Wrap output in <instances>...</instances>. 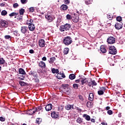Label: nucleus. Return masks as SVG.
I'll use <instances>...</instances> for the list:
<instances>
[{
    "label": "nucleus",
    "mask_w": 125,
    "mask_h": 125,
    "mask_svg": "<svg viewBox=\"0 0 125 125\" xmlns=\"http://www.w3.org/2000/svg\"><path fill=\"white\" fill-rule=\"evenodd\" d=\"M73 42V39L70 36H67L63 39V43L65 45H69Z\"/></svg>",
    "instance_id": "obj_1"
},
{
    "label": "nucleus",
    "mask_w": 125,
    "mask_h": 125,
    "mask_svg": "<svg viewBox=\"0 0 125 125\" xmlns=\"http://www.w3.org/2000/svg\"><path fill=\"white\" fill-rule=\"evenodd\" d=\"M71 28V24L66 23L64 25H62L60 26V31L61 32H65V31H68V30H70Z\"/></svg>",
    "instance_id": "obj_2"
},
{
    "label": "nucleus",
    "mask_w": 125,
    "mask_h": 125,
    "mask_svg": "<svg viewBox=\"0 0 125 125\" xmlns=\"http://www.w3.org/2000/svg\"><path fill=\"white\" fill-rule=\"evenodd\" d=\"M45 18L47 19L48 22H52L53 20L55 19V17L53 16V15L47 14L45 15Z\"/></svg>",
    "instance_id": "obj_3"
},
{
    "label": "nucleus",
    "mask_w": 125,
    "mask_h": 125,
    "mask_svg": "<svg viewBox=\"0 0 125 125\" xmlns=\"http://www.w3.org/2000/svg\"><path fill=\"white\" fill-rule=\"evenodd\" d=\"M109 53L110 54L115 55L117 53V49L114 46H109Z\"/></svg>",
    "instance_id": "obj_4"
},
{
    "label": "nucleus",
    "mask_w": 125,
    "mask_h": 125,
    "mask_svg": "<svg viewBox=\"0 0 125 125\" xmlns=\"http://www.w3.org/2000/svg\"><path fill=\"white\" fill-rule=\"evenodd\" d=\"M107 42L108 43H109V44H113L116 42V38L114 37H109L107 39Z\"/></svg>",
    "instance_id": "obj_5"
},
{
    "label": "nucleus",
    "mask_w": 125,
    "mask_h": 125,
    "mask_svg": "<svg viewBox=\"0 0 125 125\" xmlns=\"http://www.w3.org/2000/svg\"><path fill=\"white\" fill-rule=\"evenodd\" d=\"M0 24L3 28H7V27H8V22L5 20L0 21Z\"/></svg>",
    "instance_id": "obj_6"
},
{
    "label": "nucleus",
    "mask_w": 125,
    "mask_h": 125,
    "mask_svg": "<svg viewBox=\"0 0 125 125\" xmlns=\"http://www.w3.org/2000/svg\"><path fill=\"white\" fill-rule=\"evenodd\" d=\"M39 44L40 47H44V46L45 45V42L44 41V40H40L39 42Z\"/></svg>",
    "instance_id": "obj_7"
},
{
    "label": "nucleus",
    "mask_w": 125,
    "mask_h": 125,
    "mask_svg": "<svg viewBox=\"0 0 125 125\" xmlns=\"http://www.w3.org/2000/svg\"><path fill=\"white\" fill-rule=\"evenodd\" d=\"M36 28V26H35V24L34 23H29L28 25V29L29 31H34Z\"/></svg>",
    "instance_id": "obj_8"
},
{
    "label": "nucleus",
    "mask_w": 125,
    "mask_h": 125,
    "mask_svg": "<svg viewBox=\"0 0 125 125\" xmlns=\"http://www.w3.org/2000/svg\"><path fill=\"white\" fill-rule=\"evenodd\" d=\"M123 25H124L123 23H116L115 25V27L117 30H121V29L123 28Z\"/></svg>",
    "instance_id": "obj_9"
},
{
    "label": "nucleus",
    "mask_w": 125,
    "mask_h": 125,
    "mask_svg": "<svg viewBox=\"0 0 125 125\" xmlns=\"http://www.w3.org/2000/svg\"><path fill=\"white\" fill-rule=\"evenodd\" d=\"M21 31L22 34H26L28 32V27L22 26Z\"/></svg>",
    "instance_id": "obj_10"
},
{
    "label": "nucleus",
    "mask_w": 125,
    "mask_h": 125,
    "mask_svg": "<svg viewBox=\"0 0 125 125\" xmlns=\"http://www.w3.org/2000/svg\"><path fill=\"white\" fill-rule=\"evenodd\" d=\"M81 82L82 83V84L83 85L85 83H88V81H87V79L84 77H82L81 78Z\"/></svg>",
    "instance_id": "obj_11"
},
{
    "label": "nucleus",
    "mask_w": 125,
    "mask_h": 125,
    "mask_svg": "<svg viewBox=\"0 0 125 125\" xmlns=\"http://www.w3.org/2000/svg\"><path fill=\"white\" fill-rule=\"evenodd\" d=\"M65 77H66V76H65V74L64 73L61 74V72H60V73L58 74L57 75V78L59 80H61L62 78H64Z\"/></svg>",
    "instance_id": "obj_12"
},
{
    "label": "nucleus",
    "mask_w": 125,
    "mask_h": 125,
    "mask_svg": "<svg viewBox=\"0 0 125 125\" xmlns=\"http://www.w3.org/2000/svg\"><path fill=\"white\" fill-rule=\"evenodd\" d=\"M45 108L46 111L48 112V111H50V110L52 109V104H49L46 105Z\"/></svg>",
    "instance_id": "obj_13"
},
{
    "label": "nucleus",
    "mask_w": 125,
    "mask_h": 125,
    "mask_svg": "<svg viewBox=\"0 0 125 125\" xmlns=\"http://www.w3.org/2000/svg\"><path fill=\"white\" fill-rule=\"evenodd\" d=\"M88 86H93V85H97V83L95 82V81L93 80L88 83Z\"/></svg>",
    "instance_id": "obj_14"
},
{
    "label": "nucleus",
    "mask_w": 125,
    "mask_h": 125,
    "mask_svg": "<svg viewBox=\"0 0 125 125\" xmlns=\"http://www.w3.org/2000/svg\"><path fill=\"white\" fill-rule=\"evenodd\" d=\"M39 65V67H41L42 69H44V68H45V63L42 61L40 62Z\"/></svg>",
    "instance_id": "obj_15"
},
{
    "label": "nucleus",
    "mask_w": 125,
    "mask_h": 125,
    "mask_svg": "<svg viewBox=\"0 0 125 125\" xmlns=\"http://www.w3.org/2000/svg\"><path fill=\"white\" fill-rule=\"evenodd\" d=\"M60 8L63 11H65V10H66L68 9V6H67V5L62 4Z\"/></svg>",
    "instance_id": "obj_16"
},
{
    "label": "nucleus",
    "mask_w": 125,
    "mask_h": 125,
    "mask_svg": "<svg viewBox=\"0 0 125 125\" xmlns=\"http://www.w3.org/2000/svg\"><path fill=\"white\" fill-rule=\"evenodd\" d=\"M19 74H21V75H25L26 72H25V70L23 69V68H20L19 70Z\"/></svg>",
    "instance_id": "obj_17"
},
{
    "label": "nucleus",
    "mask_w": 125,
    "mask_h": 125,
    "mask_svg": "<svg viewBox=\"0 0 125 125\" xmlns=\"http://www.w3.org/2000/svg\"><path fill=\"white\" fill-rule=\"evenodd\" d=\"M34 110H35V112H39V111H41V112H42V111H43V110L42 109V106H38L34 108Z\"/></svg>",
    "instance_id": "obj_18"
},
{
    "label": "nucleus",
    "mask_w": 125,
    "mask_h": 125,
    "mask_svg": "<svg viewBox=\"0 0 125 125\" xmlns=\"http://www.w3.org/2000/svg\"><path fill=\"white\" fill-rule=\"evenodd\" d=\"M55 60H56V58H55V57H53L50 58L49 60V62L50 63V64H52L54 62V61H55Z\"/></svg>",
    "instance_id": "obj_19"
},
{
    "label": "nucleus",
    "mask_w": 125,
    "mask_h": 125,
    "mask_svg": "<svg viewBox=\"0 0 125 125\" xmlns=\"http://www.w3.org/2000/svg\"><path fill=\"white\" fill-rule=\"evenodd\" d=\"M83 118H85L86 121H90V116L87 115V114H83Z\"/></svg>",
    "instance_id": "obj_20"
},
{
    "label": "nucleus",
    "mask_w": 125,
    "mask_h": 125,
    "mask_svg": "<svg viewBox=\"0 0 125 125\" xmlns=\"http://www.w3.org/2000/svg\"><path fill=\"white\" fill-rule=\"evenodd\" d=\"M93 93H90L89 95V100L90 101H93V98H94Z\"/></svg>",
    "instance_id": "obj_21"
},
{
    "label": "nucleus",
    "mask_w": 125,
    "mask_h": 125,
    "mask_svg": "<svg viewBox=\"0 0 125 125\" xmlns=\"http://www.w3.org/2000/svg\"><path fill=\"white\" fill-rule=\"evenodd\" d=\"M51 117L54 118V119H56V118H58L59 116L56 113L53 112L51 113Z\"/></svg>",
    "instance_id": "obj_22"
},
{
    "label": "nucleus",
    "mask_w": 125,
    "mask_h": 125,
    "mask_svg": "<svg viewBox=\"0 0 125 125\" xmlns=\"http://www.w3.org/2000/svg\"><path fill=\"white\" fill-rule=\"evenodd\" d=\"M72 108H74V105H71L70 104H67L65 106V109L66 110H71Z\"/></svg>",
    "instance_id": "obj_23"
},
{
    "label": "nucleus",
    "mask_w": 125,
    "mask_h": 125,
    "mask_svg": "<svg viewBox=\"0 0 125 125\" xmlns=\"http://www.w3.org/2000/svg\"><path fill=\"white\" fill-rule=\"evenodd\" d=\"M101 51L103 53H106V52L107 51V50H106V49L105 48V47H104V46H101Z\"/></svg>",
    "instance_id": "obj_24"
},
{
    "label": "nucleus",
    "mask_w": 125,
    "mask_h": 125,
    "mask_svg": "<svg viewBox=\"0 0 125 125\" xmlns=\"http://www.w3.org/2000/svg\"><path fill=\"white\" fill-rule=\"evenodd\" d=\"M76 122L80 125L81 124H83V118H81V117H78L76 120Z\"/></svg>",
    "instance_id": "obj_25"
},
{
    "label": "nucleus",
    "mask_w": 125,
    "mask_h": 125,
    "mask_svg": "<svg viewBox=\"0 0 125 125\" xmlns=\"http://www.w3.org/2000/svg\"><path fill=\"white\" fill-rule=\"evenodd\" d=\"M39 78L38 76L33 79V80H34L35 83H40V79Z\"/></svg>",
    "instance_id": "obj_26"
},
{
    "label": "nucleus",
    "mask_w": 125,
    "mask_h": 125,
    "mask_svg": "<svg viewBox=\"0 0 125 125\" xmlns=\"http://www.w3.org/2000/svg\"><path fill=\"white\" fill-rule=\"evenodd\" d=\"M18 15V13L16 12H13L10 14L9 15V16H10V17H13V16H15V18H16V16H17Z\"/></svg>",
    "instance_id": "obj_27"
},
{
    "label": "nucleus",
    "mask_w": 125,
    "mask_h": 125,
    "mask_svg": "<svg viewBox=\"0 0 125 125\" xmlns=\"http://www.w3.org/2000/svg\"><path fill=\"white\" fill-rule=\"evenodd\" d=\"M52 73L53 74H58L59 73V70L58 69L53 68L52 69Z\"/></svg>",
    "instance_id": "obj_28"
},
{
    "label": "nucleus",
    "mask_w": 125,
    "mask_h": 125,
    "mask_svg": "<svg viewBox=\"0 0 125 125\" xmlns=\"http://www.w3.org/2000/svg\"><path fill=\"white\" fill-rule=\"evenodd\" d=\"M69 78L70 80H75L76 79V76L74 74H71L69 76Z\"/></svg>",
    "instance_id": "obj_29"
},
{
    "label": "nucleus",
    "mask_w": 125,
    "mask_h": 125,
    "mask_svg": "<svg viewBox=\"0 0 125 125\" xmlns=\"http://www.w3.org/2000/svg\"><path fill=\"white\" fill-rule=\"evenodd\" d=\"M1 15H2V16H5L7 15V11L5 10H2L1 12Z\"/></svg>",
    "instance_id": "obj_30"
},
{
    "label": "nucleus",
    "mask_w": 125,
    "mask_h": 125,
    "mask_svg": "<svg viewBox=\"0 0 125 125\" xmlns=\"http://www.w3.org/2000/svg\"><path fill=\"white\" fill-rule=\"evenodd\" d=\"M19 83L21 86H25L27 83L23 81H20Z\"/></svg>",
    "instance_id": "obj_31"
},
{
    "label": "nucleus",
    "mask_w": 125,
    "mask_h": 125,
    "mask_svg": "<svg viewBox=\"0 0 125 125\" xmlns=\"http://www.w3.org/2000/svg\"><path fill=\"white\" fill-rule=\"evenodd\" d=\"M85 4H87L88 5V4H90L91 3H92V0H86L85 1Z\"/></svg>",
    "instance_id": "obj_32"
},
{
    "label": "nucleus",
    "mask_w": 125,
    "mask_h": 125,
    "mask_svg": "<svg viewBox=\"0 0 125 125\" xmlns=\"http://www.w3.org/2000/svg\"><path fill=\"white\" fill-rule=\"evenodd\" d=\"M63 53L64 54H68V53H69V48H64Z\"/></svg>",
    "instance_id": "obj_33"
},
{
    "label": "nucleus",
    "mask_w": 125,
    "mask_h": 125,
    "mask_svg": "<svg viewBox=\"0 0 125 125\" xmlns=\"http://www.w3.org/2000/svg\"><path fill=\"white\" fill-rule=\"evenodd\" d=\"M64 89H65V91L66 92V93H67L68 94H70V93L71 92V90L70 89V88L65 87V88H64Z\"/></svg>",
    "instance_id": "obj_34"
},
{
    "label": "nucleus",
    "mask_w": 125,
    "mask_h": 125,
    "mask_svg": "<svg viewBox=\"0 0 125 125\" xmlns=\"http://www.w3.org/2000/svg\"><path fill=\"white\" fill-rule=\"evenodd\" d=\"M24 12H25V9L21 8L20 10V15H23Z\"/></svg>",
    "instance_id": "obj_35"
},
{
    "label": "nucleus",
    "mask_w": 125,
    "mask_h": 125,
    "mask_svg": "<svg viewBox=\"0 0 125 125\" xmlns=\"http://www.w3.org/2000/svg\"><path fill=\"white\" fill-rule=\"evenodd\" d=\"M79 18L78 17H76L74 19H73V22L74 23H78L79 22Z\"/></svg>",
    "instance_id": "obj_36"
},
{
    "label": "nucleus",
    "mask_w": 125,
    "mask_h": 125,
    "mask_svg": "<svg viewBox=\"0 0 125 125\" xmlns=\"http://www.w3.org/2000/svg\"><path fill=\"white\" fill-rule=\"evenodd\" d=\"M41 123H42V119L41 118H37L36 124H38V125H40V124Z\"/></svg>",
    "instance_id": "obj_37"
},
{
    "label": "nucleus",
    "mask_w": 125,
    "mask_h": 125,
    "mask_svg": "<svg viewBox=\"0 0 125 125\" xmlns=\"http://www.w3.org/2000/svg\"><path fill=\"white\" fill-rule=\"evenodd\" d=\"M5 40H9V41H11V36L10 35H6L4 36Z\"/></svg>",
    "instance_id": "obj_38"
},
{
    "label": "nucleus",
    "mask_w": 125,
    "mask_h": 125,
    "mask_svg": "<svg viewBox=\"0 0 125 125\" xmlns=\"http://www.w3.org/2000/svg\"><path fill=\"white\" fill-rule=\"evenodd\" d=\"M79 85L77 83H74L73 84V86L75 89H78L79 88Z\"/></svg>",
    "instance_id": "obj_39"
},
{
    "label": "nucleus",
    "mask_w": 125,
    "mask_h": 125,
    "mask_svg": "<svg viewBox=\"0 0 125 125\" xmlns=\"http://www.w3.org/2000/svg\"><path fill=\"white\" fill-rule=\"evenodd\" d=\"M66 18L67 20H71V19H72V16L70 14H67L66 16Z\"/></svg>",
    "instance_id": "obj_40"
},
{
    "label": "nucleus",
    "mask_w": 125,
    "mask_h": 125,
    "mask_svg": "<svg viewBox=\"0 0 125 125\" xmlns=\"http://www.w3.org/2000/svg\"><path fill=\"white\" fill-rule=\"evenodd\" d=\"M14 35L16 37H18V36H20V34H19L18 31L17 30H15V31H14Z\"/></svg>",
    "instance_id": "obj_41"
},
{
    "label": "nucleus",
    "mask_w": 125,
    "mask_h": 125,
    "mask_svg": "<svg viewBox=\"0 0 125 125\" xmlns=\"http://www.w3.org/2000/svg\"><path fill=\"white\" fill-rule=\"evenodd\" d=\"M87 107L88 108H91V107H92V105H91V102H88L87 103Z\"/></svg>",
    "instance_id": "obj_42"
},
{
    "label": "nucleus",
    "mask_w": 125,
    "mask_h": 125,
    "mask_svg": "<svg viewBox=\"0 0 125 125\" xmlns=\"http://www.w3.org/2000/svg\"><path fill=\"white\" fill-rule=\"evenodd\" d=\"M98 94H99V95H103V94H104V91L101 90H99L98 91Z\"/></svg>",
    "instance_id": "obj_43"
},
{
    "label": "nucleus",
    "mask_w": 125,
    "mask_h": 125,
    "mask_svg": "<svg viewBox=\"0 0 125 125\" xmlns=\"http://www.w3.org/2000/svg\"><path fill=\"white\" fill-rule=\"evenodd\" d=\"M5 63V61L3 59V58L0 59V64H4Z\"/></svg>",
    "instance_id": "obj_44"
},
{
    "label": "nucleus",
    "mask_w": 125,
    "mask_h": 125,
    "mask_svg": "<svg viewBox=\"0 0 125 125\" xmlns=\"http://www.w3.org/2000/svg\"><path fill=\"white\" fill-rule=\"evenodd\" d=\"M29 112L31 113V115H33V114H35L36 113L35 108H33L32 109L30 110Z\"/></svg>",
    "instance_id": "obj_45"
},
{
    "label": "nucleus",
    "mask_w": 125,
    "mask_h": 125,
    "mask_svg": "<svg viewBox=\"0 0 125 125\" xmlns=\"http://www.w3.org/2000/svg\"><path fill=\"white\" fill-rule=\"evenodd\" d=\"M116 20L118 22H121V21H122V20L121 17V16L117 17L116 18Z\"/></svg>",
    "instance_id": "obj_46"
},
{
    "label": "nucleus",
    "mask_w": 125,
    "mask_h": 125,
    "mask_svg": "<svg viewBox=\"0 0 125 125\" xmlns=\"http://www.w3.org/2000/svg\"><path fill=\"white\" fill-rule=\"evenodd\" d=\"M35 74H36V71H30L29 72V75H30V76H33L35 75Z\"/></svg>",
    "instance_id": "obj_47"
},
{
    "label": "nucleus",
    "mask_w": 125,
    "mask_h": 125,
    "mask_svg": "<svg viewBox=\"0 0 125 125\" xmlns=\"http://www.w3.org/2000/svg\"><path fill=\"white\" fill-rule=\"evenodd\" d=\"M34 11H35V8L34 7L29 8V12H34Z\"/></svg>",
    "instance_id": "obj_48"
},
{
    "label": "nucleus",
    "mask_w": 125,
    "mask_h": 125,
    "mask_svg": "<svg viewBox=\"0 0 125 125\" xmlns=\"http://www.w3.org/2000/svg\"><path fill=\"white\" fill-rule=\"evenodd\" d=\"M107 17L109 20H112V19H113V17L110 14L107 15Z\"/></svg>",
    "instance_id": "obj_49"
},
{
    "label": "nucleus",
    "mask_w": 125,
    "mask_h": 125,
    "mask_svg": "<svg viewBox=\"0 0 125 125\" xmlns=\"http://www.w3.org/2000/svg\"><path fill=\"white\" fill-rule=\"evenodd\" d=\"M19 6V4L17 3H15L13 4V7L14 8H17V7H18Z\"/></svg>",
    "instance_id": "obj_50"
},
{
    "label": "nucleus",
    "mask_w": 125,
    "mask_h": 125,
    "mask_svg": "<svg viewBox=\"0 0 125 125\" xmlns=\"http://www.w3.org/2000/svg\"><path fill=\"white\" fill-rule=\"evenodd\" d=\"M19 79L20 80H21V81H23V80L25 79V76L23 75L21 76L20 77H19Z\"/></svg>",
    "instance_id": "obj_51"
},
{
    "label": "nucleus",
    "mask_w": 125,
    "mask_h": 125,
    "mask_svg": "<svg viewBox=\"0 0 125 125\" xmlns=\"http://www.w3.org/2000/svg\"><path fill=\"white\" fill-rule=\"evenodd\" d=\"M21 1L22 4H25L27 3V1H28L27 0H21Z\"/></svg>",
    "instance_id": "obj_52"
},
{
    "label": "nucleus",
    "mask_w": 125,
    "mask_h": 125,
    "mask_svg": "<svg viewBox=\"0 0 125 125\" xmlns=\"http://www.w3.org/2000/svg\"><path fill=\"white\" fill-rule=\"evenodd\" d=\"M107 114L108 115H113V111H112L111 110H108L107 111Z\"/></svg>",
    "instance_id": "obj_53"
},
{
    "label": "nucleus",
    "mask_w": 125,
    "mask_h": 125,
    "mask_svg": "<svg viewBox=\"0 0 125 125\" xmlns=\"http://www.w3.org/2000/svg\"><path fill=\"white\" fill-rule=\"evenodd\" d=\"M78 97L80 100H81V101H83V96L82 95H79Z\"/></svg>",
    "instance_id": "obj_54"
},
{
    "label": "nucleus",
    "mask_w": 125,
    "mask_h": 125,
    "mask_svg": "<svg viewBox=\"0 0 125 125\" xmlns=\"http://www.w3.org/2000/svg\"><path fill=\"white\" fill-rule=\"evenodd\" d=\"M0 121L1 122H4V121H5V118H3L2 117H0Z\"/></svg>",
    "instance_id": "obj_55"
},
{
    "label": "nucleus",
    "mask_w": 125,
    "mask_h": 125,
    "mask_svg": "<svg viewBox=\"0 0 125 125\" xmlns=\"http://www.w3.org/2000/svg\"><path fill=\"white\" fill-rule=\"evenodd\" d=\"M100 89H101V90L104 91L106 89V88L105 87H101Z\"/></svg>",
    "instance_id": "obj_56"
},
{
    "label": "nucleus",
    "mask_w": 125,
    "mask_h": 125,
    "mask_svg": "<svg viewBox=\"0 0 125 125\" xmlns=\"http://www.w3.org/2000/svg\"><path fill=\"white\" fill-rule=\"evenodd\" d=\"M22 18H23V17L22 16H19L18 17V20H21Z\"/></svg>",
    "instance_id": "obj_57"
},
{
    "label": "nucleus",
    "mask_w": 125,
    "mask_h": 125,
    "mask_svg": "<svg viewBox=\"0 0 125 125\" xmlns=\"http://www.w3.org/2000/svg\"><path fill=\"white\" fill-rule=\"evenodd\" d=\"M64 2L65 4H67L68 3H70V1L69 0H64Z\"/></svg>",
    "instance_id": "obj_58"
},
{
    "label": "nucleus",
    "mask_w": 125,
    "mask_h": 125,
    "mask_svg": "<svg viewBox=\"0 0 125 125\" xmlns=\"http://www.w3.org/2000/svg\"><path fill=\"white\" fill-rule=\"evenodd\" d=\"M35 52V51L33 49H31L29 50V53L33 54Z\"/></svg>",
    "instance_id": "obj_59"
},
{
    "label": "nucleus",
    "mask_w": 125,
    "mask_h": 125,
    "mask_svg": "<svg viewBox=\"0 0 125 125\" xmlns=\"http://www.w3.org/2000/svg\"><path fill=\"white\" fill-rule=\"evenodd\" d=\"M39 75H38V74H37V72L35 73V74H34V75H33V78H35L37 77H38Z\"/></svg>",
    "instance_id": "obj_60"
},
{
    "label": "nucleus",
    "mask_w": 125,
    "mask_h": 125,
    "mask_svg": "<svg viewBox=\"0 0 125 125\" xmlns=\"http://www.w3.org/2000/svg\"><path fill=\"white\" fill-rule=\"evenodd\" d=\"M63 106L61 105L59 107V110H63Z\"/></svg>",
    "instance_id": "obj_61"
},
{
    "label": "nucleus",
    "mask_w": 125,
    "mask_h": 125,
    "mask_svg": "<svg viewBox=\"0 0 125 125\" xmlns=\"http://www.w3.org/2000/svg\"><path fill=\"white\" fill-rule=\"evenodd\" d=\"M42 60L43 61H46V57H43L42 58Z\"/></svg>",
    "instance_id": "obj_62"
},
{
    "label": "nucleus",
    "mask_w": 125,
    "mask_h": 125,
    "mask_svg": "<svg viewBox=\"0 0 125 125\" xmlns=\"http://www.w3.org/2000/svg\"><path fill=\"white\" fill-rule=\"evenodd\" d=\"M81 78L80 79H78V80H75V82L78 83L79 82H81Z\"/></svg>",
    "instance_id": "obj_63"
},
{
    "label": "nucleus",
    "mask_w": 125,
    "mask_h": 125,
    "mask_svg": "<svg viewBox=\"0 0 125 125\" xmlns=\"http://www.w3.org/2000/svg\"><path fill=\"white\" fill-rule=\"evenodd\" d=\"M107 125V123H105V122H102L101 125Z\"/></svg>",
    "instance_id": "obj_64"
}]
</instances>
